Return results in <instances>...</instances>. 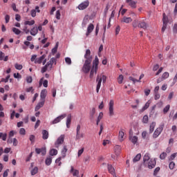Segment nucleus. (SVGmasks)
<instances>
[{"label":"nucleus","mask_w":177,"mask_h":177,"mask_svg":"<svg viewBox=\"0 0 177 177\" xmlns=\"http://www.w3.org/2000/svg\"><path fill=\"white\" fill-rule=\"evenodd\" d=\"M84 59H86L82 67V71L85 74H88L90 72V78H93L94 75L97 73V68H99V58L97 56L95 57V59L93 61V65L91 68V63H92V55H91V50L87 49L84 55Z\"/></svg>","instance_id":"nucleus-1"},{"label":"nucleus","mask_w":177,"mask_h":177,"mask_svg":"<svg viewBox=\"0 0 177 177\" xmlns=\"http://www.w3.org/2000/svg\"><path fill=\"white\" fill-rule=\"evenodd\" d=\"M57 59L55 57H52L49 62L46 63V64L41 68V73L44 74V73H46V71H50L52 68L53 67V64H56Z\"/></svg>","instance_id":"nucleus-2"},{"label":"nucleus","mask_w":177,"mask_h":177,"mask_svg":"<svg viewBox=\"0 0 177 177\" xmlns=\"http://www.w3.org/2000/svg\"><path fill=\"white\" fill-rule=\"evenodd\" d=\"M107 80V77L106 75H97V79H96V82H97V87H96V92L97 93H99V90L100 89V86H102V81L103 84L106 82V80Z\"/></svg>","instance_id":"nucleus-3"},{"label":"nucleus","mask_w":177,"mask_h":177,"mask_svg":"<svg viewBox=\"0 0 177 177\" xmlns=\"http://www.w3.org/2000/svg\"><path fill=\"white\" fill-rule=\"evenodd\" d=\"M164 130V124H160L154 131L153 134V139H157L160 135H161V132Z\"/></svg>","instance_id":"nucleus-4"},{"label":"nucleus","mask_w":177,"mask_h":177,"mask_svg":"<svg viewBox=\"0 0 177 177\" xmlns=\"http://www.w3.org/2000/svg\"><path fill=\"white\" fill-rule=\"evenodd\" d=\"M85 136L84 133H81V124H77L76 128V139L78 140Z\"/></svg>","instance_id":"nucleus-5"},{"label":"nucleus","mask_w":177,"mask_h":177,"mask_svg":"<svg viewBox=\"0 0 177 177\" xmlns=\"http://www.w3.org/2000/svg\"><path fill=\"white\" fill-rule=\"evenodd\" d=\"M109 116L113 117L114 115V100H111L109 103Z\"/></svg>","instance_id":"nucleus-6"},{"label":"nucleus","mask_w":177,"mask_h":177,"mask_svg":"<svg viewBox=\"0 0 177 177\" xmlns=\"http://www.w3.org/2000/svg\"><path fill=\"white\" fill-rule=\"evenodd\" d=\"M89 6V1L86 0L78 6L79 10H85Z\"/></svg>","instance_id":"nucleus-7"},{"label":"nucleus","mask_w":177,"mask_h":177,"mask_svg":"<svg viewBox=\"0 0 177 177\" xmlns=\"http://www.w3.org/2000/svg\"><path fill=\"white\" fill-rule=\"evenodd\" d=\"M169 77V73L165 72L162 75V76L157 80V84H160V82H162V81L167 80Z\"/></svg>","instance_id":"nucleus-8"},{"label":"nucleus","mask_w":177,"mask_h":177,"mask_svg":"<svg viewBox=\"0 0 177 177\" xmlns=\"http://www.w3.org/2000/svg\"><path fill=\"white\" fill-rule=\"evenodd\" d=\"M162 23V32H164L167 30V25L168 24V17L165 16V14H163Z\"/></svg>","instance_id":"nucleus-9"},{"label":"nucleus","mask_w":177,"mask_h":177,"mask_svg":"<svg viewBox=\"0 0 177 177\" xmlns=\"http://www.w3.org/2000/svg\"><path fill=\"white\" fill-rule=\"evenodd\" d=\"M64 142V135H61L55 142V147L58 148L59 145H63Z\"/></svg>","instance_id":"nucleus-10"},{"label":"nucleus","mask_w":177,"mask_h":177,"mask_svg":"<svg viewBox=\"0 0 177 177\" xmlns=\"http://www.w3.org/2000/svg\"><path fill=\"white\" fill-rule=\"evenodd\" d=\"M156 160L150 159L147 163V167H148L149 169H153V168H154V167H156Z\"/></svg>","instance_id":"nucleus-11"},{"label":"nucleus","mask_w":177,"mask_h":177,"mask_svg":"<svg viewBox=\"0 0 177 177\" xmlns=\"http://www.w3.org/2000/svg\"><path fill=\"white\" fill-rule=\"evenodd\" d=\"M95 28V26H93V24H90L88 25V26L87 27V31L86 32V37H89V35L91 34V32H92L93 31Z\"/></svg>","instance_id":"nucleus-12"},{"label":"nucleus","mask_w":177,"mask_h":177,"mask_svg":"<svg viewBox=\"0 0 177 177\" xmlns=\"http://www.w3.org/2000/svg\"><path fill=\"white\" fill-rule=\"evenodd\" d=\"M40 12H41V10H39V7L37 6L35 10H30V16L32 17H35V16H37V12L40 13Z\"/></svg>","instance_id":"nucleus-13"},{"label":"nucleus","mask_w":177,"mask_h":177,"mask_svg":"<svg viewBox=\"0 0 177 177\" xmlns=\"http://www.w3.org/2000/svg\"><path fill=\"white\" fill-rule=\"evenodd\" d=\"M35 152L37 153V154H41V153L42 156H45V154H46V148H45V147H42L41 149L36 148Z\"/></svg>","instance_id":"nucleus-14"},{"label":"nucleus","mask_w":177,"mask_h":177,"mask_svg":"<svg viewBox=\"0 0 177 177\" xmlns=\"http://www.w3.org/2000/svg\"><path fill=\"white\" fill-rule=\"evenodd\" d=\"M64 118H66V114L64 115H61L58 117H57L53 122L52 124H57L62 121Z\"/></svg>","instance_id":"nucleus-15"},{"label":"nucleus","mask_w":177,"mask_h":177,"mask_svg":"<svg viewBox=\"0 0 177 177\" xmlns=\"http://www.w3.org/2000/svg\"><path fill=\"white\" fill-rule=\"evenodd\" d=\"M138 27H139V28H142L143 30H147V23H146L144 21H140L138 22Z\"/></svg>","instance_id":"nucleus-16"},{"label":"nucleus","mask_w":177,"mask_h":177,"mask_svg":"<svg viewBox=\"0 0 177 177\" xmlns=\"http://www.w3.org/2000/svg\"><path fill=\"white\" fill-rule=\"evenodd\" d=\"M46 57V55H43L40 57L37 58L35 61V64H41V63L44 62Z\"/></svg>","instance_id":"nucleus-17"},{"label":"nucleus","mask_w":177,"mask_h":177,"mask_svg":"<svg viewBox=\"0 0 177 177\" xmlns=\"http://www.w3.org/2000/svg\"><path fill=\"white\" fill-rule=\"evenodd\" d=\"M71 174H73V176H78L80 175V171L77 169H74V167L71 166Z\"/></svg>","instance_id":"nucleus-18"},{"label":"nucleus","mask_w":177,"mask_h":177,"mask_svg":"<svg viewBox=\"0 0 177 177\" xmlns=\"http://www.w3.org/2000/svg\"><path fill=\"white\" fill-rule=\"evenodd\" d=\"M30 35H32L33 37H35L38 34V28L37 27H33L30 30Z\"/></svg>","instance_id":"nucleus-19"},{"label":"nucleus","mask_w":177,"mask_h":177,"mask_svg":"<svg viewBox=\"0 0 177 177\" xmlns=\"http://www.w3.org/2000/svg\"><path fill=\"white\" fill-rule=\"evenodd\" d=\"M108 171L111 175H115V169L113 167V165L108 164Z\"/></svg>","instance_id":"nucleus-20"},{"label":"nucleus","mask_w":177,"mask_h":177,"mask_svg":"<svg viewBox=\"0 0 177 177\" xmlns=\"http://www.w3.org/2000/svg\"><path fill=\"white\" fill-rule=\"evenodd\" d=\"M44 104H45V100H42V101L39 102L37 104V105L35 106V111H38V110H39V109H41V107H44Z\"/></svg>","instance_id":"nucleus-21"},{"label":"nucleus","mask_w":177,"mask_h":177,"mask_svg":"<svg viewBox=\"0 0 177 177\" xmlns=\"http://www.w3.org/2000/svg\"><path fill=\"white\" fill-rule=\"evenodd\" d=\"M41 133H42V139H44V140H46V139L49 138V132H48V131L43 130Z\"/></svg>","instance_id":"nucleus-22"},{"label":"nucleus","mask_w":177,"mask_h":177,"mask_svg":"<svg viewBox=\"0 0 177 177\" xmlns=\"http://www.w3.org/2000/svg\"><path fill=\"white\" fill-rule=\"evenodd\" d=\"M114 150H115V156H120V153H121V146L120 145L115 146Z\"/></svg>","instance_id":"nucleus-23"},{"label":"nucleus","mask_w":177,"mask_h":177,"mask_svg":"<svg viewBox=\"0 0 177 177\" xmlns=\"http://www.w3.org/2000/svg\"><path fill=\"white\" fill-rule=\"evenodd\" d=\"M71 125V114L68 115L66 118V128H70Z\"/></svg>","instance_id":"nucleus-24"},{"label":"nucleus","mask_w":177,"mask_h":177,"mask_svg":"<svg viewBox=\"0 0 177 177\" xmlns=\"http://www.w3.org/2000/svg\"><path fill=\"white\" fill-rule=\"evenodd\" d=\"M131 21H132V18L127 17H124L121 20L122 23H127V24L131 23Z\"/></svg>","instance_id":"nucleus-25"},{"label":"nucleus","mask_w":177,"mask_h":177,"mask_svg":"<svg viewBox=\"0 0 177 177\" xmlns=\"http://www.w3.org/2000/svg\"><path fill=\"white\" fill-rule=\"evenodd\" d=\"M129 139H130L131 142H133V145H136V143H138V136H130Z\"/></svg>","instance_id":"nucleus-26"},{"label":"nucleus","mask_w":177,"mask_h":177,"mask_svg":"<svg viewBox=\"0 0 177 177\" xmlns=\"http://www.w3.org/2000/svg\"><path fill=\"white\" fill-rule=\"evenodd\" d=\"M155 128H156V122H153L149 126V133H153V132H154Z\"/></svg>","instance_id":"nucleus-27"},{"label":"nucleus","mask_w":177,"mask_h":177,"mask_svg":"<svg viewBox=\"0 0 177 177\" xmlns=\"http://www.w3.org/2000/svg\"><path fill=\"white\" fill-rule=\"evenodd\" d=\"M46 93H47L46 89L42 90L40 93L41 99H42L43 100H45V97H46Z\"/></svg>","instance_id":"nucleus-28"},{"label":"nucleus","mask_w":177,"mask_h":177,"mask_svg":"<svg viewBox=\"0 0 177 177\" xmlns=\"http://www.w3.org/2000/svg\"><path fill=\"white\" fill-rule=\"evenodd\" d=\"M124 130L122 129V130H120V131H119V140L120 141V142H122V140H124Z\"/></svg>","instance_id":"nucleus-29"},{"label":"nucleus","mask_w":177,"mask_h":177,"mask_svg":"<svg viewBox=\"0 0 177 177\" xmlns=\"http://www.w3.org/2000/svg\"><path fill=\"white\" fill-rule=\"evenodd\" d=\"M147 161H150V154L145 153L144 157H143L144 164H146V162H147Z\"/></svg>","instance_id":"nucleus-30"},{"label":"nucleus","mask_w":177,"mask_h":177,"mask_svg":"<svg viewBox=\"0 0 177 177\" xmlns=\"http://www.w3.org/2000/svg\"><path fill=\"white\" fill-rule=\"evenodd\" d=\"M45 164L47 166H49L52 164V157L51 156H48L46 158V159L45 160Z\"/></svg>","instance_id":"nucleus-31"},{"label":"nucleus","mask_w":177,"mask_h":177,"mask_svg":"<svg viewBox=\"0 0 177 177\" xmlns=\"http://www.w3.org/2000/svg\"><path fill=\"white\" fill-rule=\"evenodd\" d=\"M140 158H142V155L140 153H138L136 156V157L133 159V162H138V161L140 160Z\"/></svg>","instance_id":"nucleus-32"},{"label":"nucleus","mask_w":177,"mask_h":177,"mask_svg":"<svg viewBox=\"0 0 177 177\" xmlns=\"http://www.w3.org/2000/svg\"><path fill=\"white\" fill-rule=\"evenodd\" d=\"M24 24V26H34V24H35V20L26 21Z\"/></svg>","instance_id":"nucleus-33"},{"label":"nucleus","mask_w":177,"mask_h":177,"mask_svg":"<svg viewBox=\"0 0 177 177\" xmlns=\"http://www.w3.org/2000/svg\"><path fill=\"white\" fill-rule=\"evenodd\" d=\"M67 146H64L63 149L62 150V158H64V157H66V153H67Z\"/></svg>","instance_id":"nucleus-34"},{"label":"nucleus","mask_w":177,"mask_h":177,"mask_svg":"<svg viewBox=\"0 0 177 177\" xmlns=\"http://www.w3.org/2000/svg\"><path fill=\"white\" fill-rule=\"evenodd\" d=\"M30 174H31L32 176H34V175H37V174H38V167H35L31 170Z\"/></svg>","instance_id":"nucleus-35"},{"label":"nucleus","mask_w":177,"mask_h":177,"mask_svg":"<svg viewBox=\"0 0 177 177\" xmlns=\"http://www.w3.org/2000/svg\"><path fill=\"white\" fill-rule=\"evenodd\" d=\"M49 154H50V156H57V150L55 149H52L50 150Z\"/></svg>","instance_id":"nucleus-36"},{"label":"nucleus","mask_w":177,"mask_h":177,"mask_svg":"<svg viewBox=\"0 0 177 177\" xmlns=\"http://www.w3.org/2000/svg\"><path fill=\"white\" fill-rule=\"evenodd\" d=\"M136 1H133L132 0L129 2V6H131V8H132L133 9H136Z\"/></svg>","instance_id":"nucleus-37"},{"label":"nucleus","mask_w":177,"mask_h":177,"mask_svg":"<svg viewBox=\"0 0 177 177\" xmlns=\"http://www.w3.org/2000/svg\"><path fill=\"white\" fill-rule=\"evenodd\" d=\"M8 138V134L6 133H0V139H2V140L5 141Z\"/></svg>","instance_id":"nucleus-38"},{"label":"nucleus","mask_w":177,"mask_h":177,"mask_svg":"<svg viewBox=\"0 0 177 177\" xmlns=\"http://www.w3.org/2000/svg\"><path fill=\"white\" fill-rule=\"evenodd\" d=\"M89 23V19L87 17H85L82 24V27H86V24Z\"/></svg>","instance_id":"nucleus-39"},{"label":"nucleus","mask_w":177,"mask_h":177,"mask_svg":"<svg viewBox=\"0 0 177 177\" xmlns=\"http://www.w3.org/2000/svg\"><path fill=\"white\" fill-rule=\"evenodd\" d=\"M12 32H15L16 35H20V34H21V30L17 29V28H12Z\"/></svg>","instance_id":"nucleus-40"},{"label":"nucleus","mask_w":177,"mask_h":177,"mask_svg":"<svg viewBox=\"0 0 177 177\" xmlns=\"http://www.w3.org/2000/svg\"><path fill=\"white\" fill-rule=\"evenodd\" d=\"M150 107V102H146V104H145V106L142 108L141 111H145V110H147V108Z\"/></svg>","instance_id":"nucleus-41"},{"label":"nucleus","mask_w":177,"mask_h":177,"mask_svg":"<svg viewBox=\"0 0 177 177\" xmlns=\"http://www.w3.org/2000/svg\"><path fill=\"white\" fill-rule=\"evenodd\" d=\"M122 81H124V76L122 75H120L118 77V84H122Z\"/></svg>","instance_id":"nucleus-42"},{"label":"nucleus","mask_w":177,"mask_h":177,"mask_svg":"<svg viewBox=\"0 0 177 177\" xmlns=\"http://www.w3.org/2000/svg\"><path fill=\"white\" fill-rule=\"evenodd\" d=\"M142 122L144 124H147V122H149V116H147V115H144L142 118Z\"/></svg>","instance_id":"nucleus-43"},{"label":"nucleus","mask_w":177,"mask_h":177,"mask_svg":"<svg viewBox=\"0 0 177 177\" xmlns=\"http://www.w3.org/2000/svg\"><path fill=\"white\" fill-rule=\"evenodd\" d=\"M171 108V106L169 105H167L164 109H163V113L164 114H167V113H168V111H169V109Z\"/></svg>","instance_id":"nucleus-44"},{"label":"nucleus","mask_w":177,"mask_h":177,"mask_svg":"<svg viewBox=\"0 0 177 177\" xmlns=\"http://www.w3.org/2000/svg\"><path fill=\"white\" fill-rule=\"evenodd\" d=\"M15 67L16 70H21L23 68V65L17 63L15 64Z\"/></svg>","instance_id":"nucleus-45"},{"label":"nucleus","mask_w":177,"mask_h":177,"mask_svg":"<svg viewBox=\"0 0 177 177\" xmlns=\"http://www.w3.org/2000/svg\"><path fill=\"white\" fill-rule=\"evenodd\" d=\"M129 80H130V81H132L133 84H136V82H140V80H138L132 77H129Z\"/></svg>","instance_id":"nucleus-46"},{"label":"nucleus","mask_w":177,"mask_h":177,"mask_svg":"<svg viewBox=\"0 0 177 177\" xmlns=\"http://www.w3.org/2000/svg\"><path fill=\"white\" fill-rule=\"evenodd\" d=\"M167 157V153L165 152H162L160 155V160H165V158Z\"/></svg>","instance_id":"nucleus-47"},{"label":"nucleus","mask_w":177,"mask_h":177,"mask_svg":"<svg viewBox=\"0 0 177 177\" xmlns=\"http://www.w3.org/2000/svg\"><path fill=\"white\" fill-rule=\"evenodd\" d=\"M61 161H62V157H59L55 160V162H56V164H58L59 167H60V165H62Z\"/></svg>","instance_id":"nucleus-48"},{"label":"nucleus","mask_w":177,"mask_h":177,"mask_svg":"<svg viewBox=\"0 0 177 177\" xmlns=\"http://www.w3.org/2000/svg\"><path fill=\"white\" fill-rule=\"evenodd\" d=\"M23 31H24L25 34H28L30 32V29L27 26H25L23 28Z\"/></svg>","instance_id":"nucleus-49"},{"label":"nucleus","mask_w":177,"mask_h":177,"mask_svg":"<svg viewBox=\"0 0 177 177\" xmlns=\"http://www.w3.org/2000/svg\"><path fill=\"white\" fill-rule=\"evenodd\" d=\"M102 118H103V112H100L99 113V115L97 117V122H100V120H102Z\"/></svg>","instance_id":"nucleus-50"},{"label":"nucleus","mask_w":177,"mask_h":177,"mask_svg":"<svg viewBox=\"0 0 177 177\" xmlns=\"http://www.w3.org/2000/svg\"><path fill=\"white\" fill-rule=\"evenodd\" d=\"M95 108H93L90 111V116L91 117V118H93V116L95 115Z\"/></svg>","instance_id":"nucleus-51"},{"label":"nucleus","mask_w":177,"mask_h":177,"mask_svg":"<svg viewBox=\"0 0 177 177\" xmlns=\"http://www.w3.org/2000/svg\"><path fill=\"white\" fill-rule=\"evenodd\" d=\"M65 62L66 64H68L69 66L71 64V58L70 57H66Z\"/></svg>","instance_id":"nucleus-52"},{"label":"nucleus","mask_w":177,"mask_h":177,"mask_svg":"<svg viewBox=\"0 0 177 177\" xmlns=\"http://www.w3.org/2000/svg\"><path fill=\"white\" fill-rule=\"evenodd\" d=\"M29 140L31 141V143H34V142H35V136L30 135L29 138Z\"/></svg>","instance_id":"nucleus-53"},{"label":"nucleus","mask_w":177,"mask_h":177,"mask_svg":"<svg viewBox=\"0 0 177 177\" xmlns=\"http://www.w3.org/2000/svg\"><path fill=\"white\" fill-rule=\"evenodd\" d=\"M26 82H28V84H31V82H32V77L28 76L26 77Z\"/></svg>","instance_id":"nucleus-54"},{"label":"nucleus","mask_w":177,"mask_h":177,"mask_svg":"<svg viewBox=\"0 0 177 177\" xmlns=\"http://www.w3.org/2000/svg\"><path fill=\"white\" fill-rule=\"evenodd\" d=\"M60 10H57L56 11V15H55V17L56 19H57V20H60Z\"/></svg>","instance_id":"nucleus-55"},{"label":"nucleus","mask_w":177,"mask_h":177,"mask_svg":"<svg viewBox=\"0 0 177 177\" xmlns=\"http://www.w3.org/2000/svg\"><path fill=\"white\" fill-rule=\"evenodd\" d=\"M158 172H160V167H158L155 169V170L153 171V176H157V174H158Z\"/></svg>","instance_id":"nucleus-56"},{"label":"nucleus","mask_w":177,"mask_h":177,"mask_svg":"<svg viewBox=\"0 0 177 177\" xmlns=\"http://www.w3.org/2000/svg\"><path fill=\"white\" fill-rule=\"evenodd\" d=\"M169 168L170 169H174V168H175V162H171L169 165Z\"/></svg>","instance_id":"nucleus-57"},{"label":"nucleus","mask_w":177,"mask_h":177,"mask_svg":"<svg viewBox=\"0 0 177 177\" xmlns=\"http://www.w3.org/2000/svg\"><path fill=\"white\" fill-rule=\"evenodd\" d=\"M10 78V75L7 76L6 78H2L1 82H8Z\"/></svg>","instance_id":"nucleus-58"},{"label":"nucleus","mask_w":177,"mask_h":177,"mask_svg":"<svg viewBox=\"0 0 177 177\" xmlns=\"http://www.w3.org/2000/svg\"><path fill=\"white\" fill-rule=\"evenodd\" d=\"M120 30L121 28L120 27V26H118L115 28V35H118V34H120Z\"/></svg>","instance_id":"nucleus-59"},{"label":"nucleus","mask_w":177,"mask_h":177,"mask_svg":"<svg viewBox=\"0 0 177 177\" xmlns=\"http://www.w3.org/2000/svg\"><path fill=\"white\" fill-rule=\"evenodd\" d=\"M20 135H26V129L24 128H21L19 130Z\"/></svg>","instance_id":"nucleus-60"},{"label":"nucleus","mask_w":177,"mask_h":177,"mask_svg":"<svg viewBox=\"0 0 177 177\" xmlns=\"http://www.w3.org/2000/svg\"><path fill=\"white\" fill-rule=\"evenodd\" d=\"M15 20H17V21H20L21 20V17L20 16V15L17 14L15 15Z\"/></svg>","instance_id":"nucleus-61"},{"label":"nucleus","mask_w":177,"mask_h":177,"mask_svg":"<svg viewBox=\"0 0 177 177\" xmlns=\"http://www.w3.org/2000/svg\"><path fill=\"white\" fill-rule=\"evenodd\" d=\"M82 153H84V148H82L78 151V153H77L78 157H81V156L82 155Z\"/></svg>","instance_id":"nucleus-62"},{"label":"nucleus","mask_w":177,"mask_h":177,"mask_svg":"<svg viewBox=\"0 0 177 177\" xmlns=\"http://www.w3.org/2000/svg\"><path fill=\"white\" fill-rule=\"evenodd\" d=\"M160 93H155V95H154L155 100H158V99H160Z\"/></svg>","instance_id":"nucleus-63"},{"label":"nucleus","mask_w":177,"mask_h":177,"mask_svg":"<svg viewBox=\"0 0 177 177\" xmlns=\"http://www.w3.org/2000/svg\"><path fill=\"white\" fill-rule=\"evenodd\" d=\"M176 156H177V153H174L171 155L169 160H175V157H176Z\"/></svg>","instance_id":"nucleus-64"}]
</instances>
